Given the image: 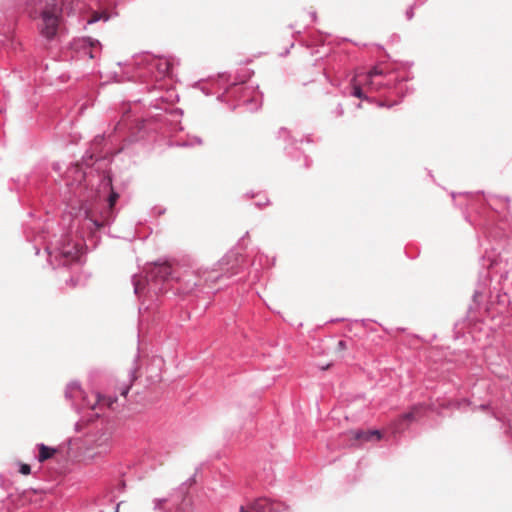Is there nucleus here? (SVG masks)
<instances>
[{
    "label": "nucleus",
    "instance_id": "1",
    "mask_svg": "<svg viewBox=\"0 0 512 512\" xmlns=\"http://www.w3.org/2000/svg\"><path fill=\"white\" fill-rule=\"evenodd\" d=\"M62 14V4L59 0L47 2L41 10L40 23L38 24L40 33L48 40L57 35Z\"/></svg>",
    "mask_w": 512,
    "mask_h": 512
},
{
    "label": "nucleus",
    "instance_id": "2",
    "mask_svg": "<svg viewBox=\"0 0 512 512\" xmlns=\"http://www.w3.org/2000/svg\"><path fill=\"white\" fill-rule=\"evenodd\" d=\"M171 275V266L168 263L155 264L149 271V278L155 292L161 291V288L157 287L158 282H165Z\"/></svg>",
    "mask_w": 512,
    "mask_h": 512
},
{
    "label": "nucleus",
    "instance_id": "3",
    "mask_svg": "<svg viewBox=\"0 0 512 512\" xmlns=\"http://www.w3.org/2000/svg\"><path fill=\"white\" fill-rule=\"evenodd\" d=\"M252 512H284V505L267 499H258L250 505Z\"/></svg>",
    "mask_w": 512,
    "mask_h": 512
},
{
    "label": "nucleus",
    "instance_id": "4",
    "mask_svg": "<svg viewBox=\"0 0 512 512\" xmlns=\"http://www.w3.org/2000/svg\"><path fill=\"white\" fill-rule=\"evenodd\" d=\"M349 435L359 443L379 441L382 438L381 432L378 430H352L349 432Z\"/></svg>",
    "mask_w": 512,
    "mask_h": 512
},
{
    "label": "nucleus",
    "instance_id": "5",
    "mask_svg": "<svg viewBox=\"0 0 512 512\" xmlns=\"http://www.w3.org/2000/svg\"><path fill=\"white\" fill-rule=\"evenodd\" d=\"M383 71L378 69L377 67H374L366 76V85L368 88L372 91H378L380 89V84H376L373 81V77L377 75H382Z\"/></svg>",
    "mask_w": 512,
    "mask_h": 512
},
{
    "label": "nucleus",
    "instance_id": "6",
    "mask_svg": "<svg viewBox=\"0 0 512 512\" xmlns=\"http://www.w3.org/2000/svg\"><path fill=\"white\" fill-rule=\"evenodd\" d=\"M156 68L162 76H170L172 72V63L167 59H160L156 63Z\"/></svg>",
    "mask_w": 512,
    "mask_h": 512
},
{
    "label": "nucleus",
    "instance_id": "7",
    "mask_svg": "<svg viewBox=\"0 0 512 512\" xmlns=\"http://www.w3.org/2000/svg\"><path fill=\"white\" fill-rule=\"evenodd\" d=\"M55 453H56V449L50 448L44 444H40L38 460L40 462H44V461L52 458Z\"/></svg>",
    "mask_w": 512,
    "mask_h": 512
},
{
    "label": "nucleus",
    "instance_id": "8",
    "mask_svg": "<svg viewBox=\"0 0 512 512\" xmlns=\"http://www.w3.org/2000/svg\"><path fill=\"white\" fill-rule=\"evenodd\" d=\"M357 77H354L353 80H352V85H353V95L357 98H364V95H363V92L361 90V86H360V83L357 82Z\"/></svg>",
    "mask_w": 512,
    "mask_h": 512
},
{
    "label": "nucleus",
    "instance_id": "9",
    "mask_svg": "<svg viewBox=\"0 0 512 512\" xmlns=\"http://www.w3.org/2000/svg\"><path fill=\"white\" fill-rule=\"evenodd\" d=\"M420 410H421V407H414L410 412L404 414L401 417V421H405V420L412 421V420H415L416 416L418 415Z\"/></svg>",
    "mask_w": 512,
    "mask_h": 512
},
{
    "label": "nucleus",
    "instance_id": "10",
    "mask_svg": "<svg viewBox=\"0 0 512 512\" xmlns=\"http://www.w3.org/2000/svg\"><path fill=\"white\" fill-rule=\"evenodd\" d=\"M97 402L105 403L108 407H112L113 403L116 402V398L101 396L97 394Z\"/></svg>",
    "mask_w": 512,
    "mask_h": 512
},
{
    "label": "nucleus",
    "instance_id": "11",
    "mask_svg": "<svg viewBox=\"0 0 512 512\" xmlns=\"http://www.w3.org/2000/svg\"><path fill=\"white\" fill-rule=\"evenodd\" d=\"M118 198H119V194L116 193L115 191H113V189L111 188V193H110L109 198H108V204H109V208L110 209H112L114 207V205L116 204Z\"/></svg>",
    "mask_w": 512,
    "mask_h": 512
},
{
    "label": "nucleus",
    "instance_id": "12",
    "mask_svg": "<svg viewBox=\"0 0 512 512\" xmlns=\"http://www.w3.org/2000/svg\"><path fill=\"white\" fill-rule=\"evenodd\" d=\"M62 255L67 258L68 260H75L77 258V252H72L71 250H64L62 252Z\"/></svg>",
    "mask_w": 512,
    "mask_h": 512
},
{
    "label": "nucleus",
    "instance_id": "13",
    "mask_svg": "<svg viewBox=\"0 0 512 512\" xmlns=\"http://www.w3.org/2000/svg\"><path fill=\"white\" fill-rule=\"evenodd\" d=\"M134 289H135V293H140L143 289H144V284L142 283L141 280H135L134 281Z\"/></svg>",
    "mask_w": 512,
    "mask_h": 512
},
{
    "label": "nucleus",
    "instance_id": "14",
    "mask_svg": "<svg viewBox=\"0 0 512 512\" xmlns=\"http://www.w3.org/2000/svg\"><path fill=\"white\" fill-rule=\"evenodd\" d=\"M131 383L132 381H130L128 384L122 386L119 390H120V394L124 397L127 396L129 390H130V387H131Z\"/></svg>",
    "mask_w": 512,
    "mask_h": 512
},
{
    "label": "nucleus",
    "instance_id": "15",
    "mask_svg": "<svg viewBox=\"0 0 512 512\" xmlns=\"http://www.w3.org/2000/svg\"><path fill=\"white\" fill-rule=\"evenodd\" d=\"M31 472V468L28 464H22L20 466V473H22L23 475H28L30 474Z\"/></svg>",
    "mask_w": 512,
    "mask_h": 512
},
{
    "label": "nucleus",
    "instance_id": "16",
    "mask_svg": "<svg viewBox=\"0 0 512 512\" xmlns=\"http://www.w3.org/2000/svg\"><path fill=\"white\" fill-rule=\"evenodd\" d=\"M337 345H338V348L341 350L346 349V343L344 341H339Z\"/></svg>",
    "mask_w": 512,
    "mask_h": 512
},
{
    "label": "nucleus",
    "instance_id": "17",
    "mask_svg": "<svg viewBox=\"0 0 512 512\" xmlns=\"http://www.w3.org/2000/svg\"><path fill=\"white\" fill-rule=\"evenodd\" d=\"M176 512H183V509L181 507H177Z\"/></svg>",
    "mask_w": 512,
    "mask_h": 512
},
{
    "label": "nucleus",
    "instance_id": "18",
    "mask_svg": "<svg viewBox=\"0 0 512 512\" xmlns=\"http://www.w3.org/2000/svg\"><path fill=\"white\" fill-rule=\"evenodd\" d=\"M98 19H99L98 17L94 16L92 21L94 22V21H97Z\"/></svg>",
    "mask_w": 512,
    "mask_h": 512
},
{
    "label": "nucleus",
    "instance_id": "19",
    "mask_svg": "<svg viewBox=\"0 0 512 512\" xmlns=\"http://www.w3.org/2000/svg\"><path fill=\"white\" fill-rule=\"evenodd\" d=\"M108 185L111 186V179L110 178L108 179Z\"/></svg>",
    "mask_w": 512,
    "mask_h": 512
},
{
    "label": "nucleus",
    "instance_id": "20",
    "mask_svg": "<svg viewBox=\"0 0 512 512\" xmlns=\"http://www.w3.org/2000/svg\"><path fill=\"white\" fill-rule=\"evenodd\" d=\"M115 512H118V509Z\"/></svg>",
    "mask_w": 512,
    "mask_h": 512
}]
</instances>
